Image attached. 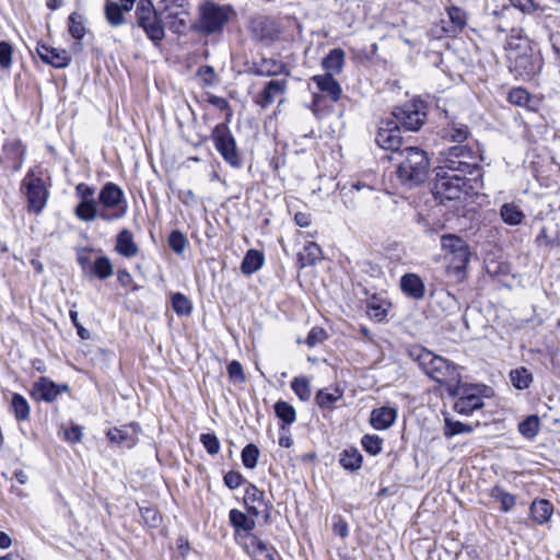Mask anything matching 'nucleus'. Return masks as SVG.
<instances>
[{
  "label": "nucleus",
  "mask_w": 560,
  "mask_h": 560,
  "mask_svg": "<svg viewBox=\"0 0 560 560\" xmlns=\"http://www.w3.org/2000/svg\"><path fill=\"white\" fill-rule=\"evenodd\" d=\"M397 162V179L408 188L422 184L429 174L430 161L425 151L418 147H406L398 156H389Z\"/></svg>",
  "instance_id": "f257e3e1"
},
{
  "label": "nucleus",
  "mask_w": 560,
  "mask_h": 560,
  "mask_svg": "<svg viewBox=\"0 0 560 560\" xmlns=\"http://www.w3.org/2000/svg\"><path fill=\"white\" fill-rule=\"evenodd\" d=\"M407 352L431 380L445 385L458 382L459 374L455 365L445 358L433 353L420 345L409 347Z\"/></svg>",
  "instance_id": "f03ea898"
},
{
  "label": "nucleus",
  "mask_w": 560,
  "mask_h": 560,
  "mask_svg": "<svg viewBox=\"0 0 560 560\" xmlns=\"http://www.w3.org/2000/svg\"><path fill=\"white\" fill-rule=\"evenodd\" d=\"M100 219L112 222L122 219L128 211L124 190L115 183H106L98 192Z\"/></svg>",
  "instance_id": "7ed1b4c3"
},
{
  "label": "nucleus",
  "mask_w": 560,
  "mask_h": 560,
  "mask_svg": "<svg viewBox=\"0 0 560 560\" xmlns=\"http://www.w3.org/2000/svg\"><path fill=\"white\" fill-rule=\"evenodd\" d=\"M440 171L460 173L464 175L480 176V168L476 162L475 153L467 145H454L442 153Z\"/></svg>",
  "instance_id": "20e7f679"
},
{
  "label": "nucleus",
  "mask_w": 560,
  "mask_h": 560,
  "mask_svg": "<svg viewBox=\"0 0 560 560\" xmlns=\"http://www.w3.org/2000/svg\"><path fill=\"white\" fill-rule=\"evenodd\" d=\"M212 140L215 149L228 164L235 168L242 166V159L237 150L236 141L228 122L219 124L213 128Z\"/></svg>",
  "instance_id": "39448f33"
},
{
  "label": "nucleus",
  "mask_w": 560,
  "mask_h": 560,
  "mask_svg": "<svg viewBox=\"0 0 560 560\" xmlns=\"http://www.w3.org/2000/svg\"><path fill=\"white\" fill-rule=\"evenodd\" d=\"M436 175V192L448 200L460 199L463 194L467 195L472 189L469 180L475 179L474 177L467 179L464 174L447 171H439Z\"/></svg>",
  "instance_id": "423d86ee"
},
{
  "label": "nucleus",
  "mask_w": 560,
  "mask_h": 560,
  "mask_svg": "<svg viewBox=\"0 0 560 560\" xmlns=\"http://www.w3.org/2000/svg\"><path fill=\"white\" fill-rule=\"evenodd\" d=\"M135 15L137 25L147 35H163L164 10L158 12L151 0H138Z\"/></svg>",
  "instance_id": "0eeeda50"
},
{
  "label": "nucleus",
  "mask_w": 560,
  "mask_h": 560,
  "mask_svg": "<svg viewBox=\"0 0 560 560\" xmlns=\"http://www.w3.org/2000/svg\"><path fill=\"white\" fill-rule=\"evenodd\" d=\"M79 203L73 212L75 217L83 222L94 221L100 218L98 197L96 198V189L85 183H79L74 189Z\"/></svg>",
  "instance_id": "6e6552de"
},
{
  "label": "nucleus",
  "mask_w": 560,
  "mask_h": 560,
  "mask_svg": "<svg viewBox=\"0 0 560 560\" xmlns=\"http://www.w3.org/2000/svg\"><path fill=\"white\" fill-rule=\"evenodd\" d=\"M199 12L200 30L207 33L221 32L234 13L231 7L219 5L210 1L201 4Z\"/></svg>",
  "instance_id": "1a4fd4ad"
},
{
  "label": "nucleus",
  "mask_w": 560,
  "mask_h": 560,
  "mask_svg": "<svg viewBox=\"0 0 560 560\" xmlns=\"http://www.w3.org/2000/svg\"><path fill=\"white\" fill-rule=\"evenodd\" d=\"M394 121L406 130L418 131L425 121V104L422 101H410L393 110Z\"/></svg>",
  "instance_id": "9d476101"
},
{
  "label": "nucleus",
  "mask_w": 560,
  "mask_h": 560,
  "mask_svg": "<svg viewBox=\"0 0 560 560\" xmlns=\"http://www.w3.org/2000/svg\"><path fill=\"white\" fill-rule=\"evenodd\" d=\"M441 247L444 253L451 256V261L456 270L466 268L470 252L467 243L455 234H444L441 236Z\"/></svg>",
  "instance_id": "9b49d317"
},
{
  "label": "nucleus",
  "mask_w": 560,
  "mask_h": 560,
  "mask_svg": "<svg viewBox=\"0 0 560 560\" xmlns=\"http://www.w3.org/2000/svg\"><path fill=\"white\" fill-rule=\"evenodd\" d=\"M376 144L384 149L392 151L393 156H398L401 151L402 138L400 135V128L394 120H382L375 137Z\"/></svg>",
  "instance_id": "f8f14e48"
},
{
  "label": "nucleus",
  "mask_w": 560,
  "mask_h": 560,
  "mask_svg": "<svg viewBox=\"0 0 560 560\" xmlns=\"http://www.w3.org/2000/svg\"><path fill=\"white\" fill-rule=\"evenodd\" d=\"M288 91L287 79H276L268 81L261 92L257 95L255 103L261 108H268L277 100L279 104L284 102V95Z\"/></svg>",
  "instance_id": "ddd939ff"
},
{
  "label": "nucleus",
  "mask_w": 560,
  "mask_h": 560,
  "mask_svg": "<svg viewBox=\"0 0 560 560\" xmlns=\"http://www.w3.org/2000/svg\"><path fill=\"white\" fill-rule=\"evenodd\" d=\"M244 503L252 515H261L265 520L269 518L272 505L266 501L264 491L259 490L255 485H247Z\"/></svg>",
  "instance_id": "4468645a"
},
{
  "label": "nucleus",
  "mask_w": 560,
  "mask_h": 560,
  "mask_svg": "<svg viewBox=\"0 0 560 560\" xmlns=\"http://www.w3.org/2000/svg\"><path fill=\"white\" fill-rule=\"evenodd\" d=\"M24 184L27 189L26 196L30 210L39 213L45 208L48 197L44 182L38 177L27 175L24 179Z\"/></svg>",
  "instance_id": "2eb2a0df"
},
{
  "label": "nucleus",
  "mask_w": 560,
  "mask_h": 560,
  "mask_svg": "<svg viewBox=\"0 0 560 560\" xmlns=\"http://www.w3.org/2000/svg\"><path fill=\"white\" fill-rule=\"evenodd\" d=\"M457 395L458 398L454 404V409L460 415L469 416L475 410L483 407V399L474 387L463 386L458 388Z\"/></svg>",
  "instance_id": "dca6fc26"
},
{
  "label": "nucleus",
  "mask_w": 560,
  "mask_h": 560,
  "mask_svg": "<svg viewBox=\"0 0 560 560\" xmlns=\"http://www.w3.org/2000/svg\"><path fill=\"white\" fill-rule=\"evenodd\" d=\"M36 51L45 63L55 68H66L71 61V56L66 49L54 47L44 40L37 42Z\"/></svg>",
  "instance_id": "f3484780"
},
{
  "label": "nucleus",
  "mask_w": 560,
  "mask_h": 560,
  "mask_svg": "<svg viewBox=\"0 0 560 560\" xmlns=\"http://www.w3.org/2000/svg\"><path fill=\"white\" fill-rule=\"evenodd\" d=\"M243 546L253 560H280L277 550L255 535H246Z\"/></svg>",
  "instance_id": "a211bd4d"
},
{
  "label": "nucleus",
  "mask_w": 560,
  "mask_h": 560,
  "mask_svg": "<svg viewBox=\"0 0 560 560\" xmlns=\"http://www.w3.org/2000/svg\"><path fill=\"white\" fill-rule=\"evenodd\" d=\"M67 390V385H57L51 380L43 376L37 382L34 383L31 394L37 400L52 402L54 400H56L58 395Z\"/></svg>",
  "instance_id": "6ab92c4d"
},
{
  "label": "nucleus",
  "mask_w": 560,
  "mask_h": 560,
  "mask_svg": "<svg viewBox=\"0 0 560 560\" xmlns=\"http://www.w3.org/2000/svg\"><path fill=\"white\" fill-rule=\"evenodd\" d=\"M139 425L131 423L121 428H112L107 432L110 442L117 443L121 447L131 448L138 441Z\"/></svg>",
  "instance_id": "aec40b11"
},
{
  "label": "nucleus",
  "mask_w": 560,
  "mask_h": 560,
  "mask_svg": "<svg viewBox=\"0 0 560 560\" xmlns=\"http://www.w3.org/2000/svg\"><path fill=\"white\" fill-rule=\"evenodd\" d=\"M164 28L167 27L172 33L176 35H183L187 30H189V15L184 10L180 11H170L165 5L164 8Z\"/></svg>",
  "instance_id": "412c9836"
},
{
  "label": "nucleus",
  "mask_w": 560,
  "mask_h": 560,
  "mask_svg": "<svg viewBox=\"0 0 560 560\" xmlns=\"http://www.w3.org/2000/svg\"><path fill=\"white\" fill-rule=\"evenodd\" d=\"M250 71L254 75L257 77H277L280 74H290L285 63L271 58L261 59L260 62L253 66Z\"/></svg>",
  "instance_id": "4be33fe9"
},
{
  "label": "nucleus",
  "mask_w": 560,
  "mask_h": 560,
  "mask_svg": "<svg viewBox=\"0 0 560 560\" xmlns=\"http://www.w3.org/2000/svg\"><path fill=\"white\" fill-rule=\"evenodd\" d=\"M401 291L413 300H421L425 293V287L421 278L416 273H406L400 278Z\"/></svg>",
  "instance_id": "5701e85b"
},
{
  "label": "nucleus",
  "mask_w": 560,
  "mask_h": 560,
  "mask_svg": "<svg viewBox=\"0 0 560 560\" xmlns=\"http://www.w3.org/2000/svg\"><path fill=\"white\" fill-rule=\"evenodd\" d=\"M397 419V410L393 407L376 408L371 412L370 423L376 430H386Z\"/></svg>",
  "instance_id": "b1692460"
},
{
  "label": "nucleus",
  "mask_w": 560,
  "mask_h": 560,
  "mask_svg": "<svg viewBox=\"0 0 560 560\" xmlns=\"http://www.w3.org/2000/svg\"><path fill=\"white\" fill-rule=\"evenodd\" d=\"M320 92L326 93L331 102L339 101L341 96V86L338 81L330 74H317L312 78Z\"/></svg>",
  "instance_id": "393cba45"
},
{
  "label": "nucleus",
  "mask_w": 560,
  "mask_h": 560,
  "mask_svg": "<svg viewBox=\"0 0 560 560\" xmlns=\"http://www.w3.org/2000/svg\"><path fill=\"white\" fill-rule=\"evenodd\" d=\"M441 133L442 138L445 140L462 143L467 140L470 131L467 125L452 119L443 126Z\"/></svg>",
  "instance_id": "a878e982"
},
{
  "label": "nucleus",
  "mask_w": 560,
  "mask_h": 560,
  "mask_svg": "<svg viewBox=\"0 0 560 560\" xmlns=\"http://www.w3.org/2000/svg\"><path fill=\"white\" fill-rule=\"evenodd\" d=\"M115 249L126 258L135 257L139 253V246L133 241L132 233L127 229H124L118 233Z\"/></svg>",
  "instance_id": "bb28decb"
},
{
  "label": "nucleus",
  "mask_w": 560,
  "mask_h": 560,
  "mask_svg": "<svg viewBox=\"0 0 560 560\" xmlns=\"http://www.w3.org/2000/svg\"><path fill=\"white\" fill-rule=\"evenodd\" d=\"M448 22L442 20V30L446 33H460L466 26V13L458 7H450L447 9Z\"/></svg>",
  "instance_id": "cd10ccee"
},
{
  "label": "nucleus",
  "mask_w": 560,
  "mask_h": 560,
  "mask_svg": "<svg viewBox=\"0 0 560 560\" xmlns=\"http://www.w3.org/2000/svg\"><path fill=\"white\" fill-rule=\"evenodd\" d=\"M530 516L538 525H544L551 518L553 514V505L545 499H535L529 508Z\"/></svg>",
  "instance_id": "c85d7f7f"
},
{
  "label": "nucleus",
  "mask_w": 560,
  "mask_h": 560,
  "mask_svg": "<svg viewBox=\"0 0 560 560\" xmlns=\"http://www.w3.org/2000/svg\"><path fill=\"white\" fill-rule=\"evenodd\" d=\"M229 518L238 535L241 532H244V539L246 535H252L250 530L255 527V522L245 513L237 509H232L229 513Z\"/></svg>",
  "instance_id": "c756f323"
},
{
  "label": "nucleus",
  "mask_w": 560,
  "mask_h": 560,
  "mask_svg": "<svg viewBox=\"0 0 560 560\" xmlns=\"http://www.w3.org/2000/svg\"><path fill=\"white\" fill-rule=\"evenodd\" d=\"M345 62V52L340 48H335L323 59L322 66L326 70L325 74L335 75L341 72Z\"/></svg>",
  "instance_id": "7c9ffc66"
},
{
  "label": "nucleus",
  "mask_w": 560,
  "mask_h": 560,
  "mask_svg": "<svg viewBox=\"0 0 560 560\" xmlns=\"http://www.w3.org/2000/svg\"><path fill=\"white\" fill-rule=\"evenodd\" d=\"M343 390L339 387L319 389L315 396L316 404L323 409H330L342 398Z\"/></svg>",
  "instance_id": "2f4dec72"
},
{
  "label": "nucleus",
  "mask_w": 560,
  "mask_h": 560,
  "mask_svg": "<svg viewBox=\"0 0 560 560\" xmlns=\"http://www.w3.org/2000/svg\"><path fill=\"white\" fill-rule=\"evenodd\" d=\"M322 258V248L315 242H307L299 253L301 267L313 266Z\"/></svg>",
  "instance_id": "473e14b6"
},
{
  "label": "nucleus",
  "mask_w": 560,
  "mask_h": 560,
  "mask_svg": "<svg viewBox=\"0 0 560 560\" xmlns=\"http://www.w3.org/2000/svg\"><path fill=\"white\" fill-rule=\"evenodd\" d=\"M262 264V253L256 249H249L242 261L241 269L244 275H252L260 269Z\"/></svg>",
  "instance_id": "72a5a7b5"
},
{
  "label": "nucleus",
  "mask_w": 560,
  "mask_h": 560,
  "mask_svg": "<svg viewBox=\"0 0 560 560\" xmlns=\"http://www.w3.org/2000/svg\"><path fill=\"white\" fill-rule=\"evenodd\" d=\"M490 497L500 502L502 512H510L516 504L515 497L506 492L501 486H494L490 490Z\"/></svg>",
  "instance_id": "f704fd0d"
},
{
  "label": "nucleus",
  "mask_w": 560,
  "mask_h": 560,
  "mask_svg": "<svg viewBox=\"0 0 560 560\" xmlns=\"http://www.w3.org/2000/svg\"><path fill=\"white\" fill-rule=\"evenodd\" d=\"M510 382L516 389H527L533 383V374L528 369L521 366L510 372Z\"/></svg>",
  "instance_id": "c9c22d12"
},
{
  "label": "nucleus",
  "mask_w": 560,
  "mask_h": 560,
  "mask_svg": "<svg viewBox=\"0 0 560 560\" xmlns=\"http://www.w3.org/2000/svg\"><path fill=\"white\" fill-rule=\"evenodd\" d=\"M500 214L504 223L510 225H518L524 220L523 211L514 203H504L501 207Z\"/></svg>",
  "instance_id": "e433bc0d"
},
{
  "label": "nucleus",
  "mask_w": 560,
  "mask_h": 560,
  "mask_svg": "<svg viewBox=\"0 0 560 560\" xmlns=\"http://www.w3.org/2000/svg\"><path fill=\"white\" fill-rule=\"evenodd\" d=\"M339 463L345 469L358 470L362 465V455L357 448H348L340 454Z\"/></svg>",
  "instance_id": "4c0bfd02"
},
{
  "label": "nucleus",
  "mask_w": 560,
  "mask_h": 560,
  "mask_svg": "<svg viewBox=\"0 0 560 560\" xmlns=\"http://www.w3.org/2000/svg\"><path fill=\"white\" fill-rule=\"evenodd\" d=\"M11 408L18 421L27 420L30 417V405L21 394H13L11 399Z\"/></svg>",
  "instance_id": "58836bf2"
},
{
  "label": "nucleus",
  "mask_w": 560,
  "mask_h": 560,
  "mask_svg": "<svg viewBox=\"0 0 560 560\" xmlns=\"http://www.w3.org/2000/svg\"><path fill=\"white\" fill-rule=\"evenodd\" d=\"M389 306L390 304L387 301L373 296L368 304L369 315L371 318L381 322L386 317Z\"/></svg>",
  "instance_id": "ea45409f"
},
{
  "label": "nucleus",
  "mask_w": 560,
  "mask_h": 560,
  "mask_svg": "<svg viewBox=\"0 0 560 560\" xmlns=\"http://www.w3.org/2000/svg\"><path fill=\"white\" fill-rule=\"evenodd\" d=\"M275 412L284 424H292L296 420V412L292 405L287 401L279 400L275 404Z\"/></svg>",
  "instance_id": "a19ab883"
},
{
  "label": "nucleus",
  "mask_w": 560,
  "mask_h": 560,
  "mask_svg": "<svg viewBox=\"0 0 560 560\" xmlns=\"http://www.w3.org/2000/svg\"><path fill=\"white\" fill-rule=\"evenodd\" d=\"M291 388L302 401H307L312 396L310 382L305 376L294 377L291 382Z\"/></svg>",
  "instance_id": "79ce46f5"
},
{
  "label": "nucleus",
  "mask_w": 560,
  "mask_h": 560,
  "mask_svg": "<svg viewBox=\"0 0 560 560\" xmlns=\"http://www.w3.org/2000/svg\"><path fill=\"white\" fill-rule=\"evenodd\" d=\"M520 433L526 439H534L539 431V418L535 415L528 416L518 424Z\"/></svg>",
  "instance_id": "37998d69"
},
{
  "label": "nucleus",
  "mask_w": 560,
  "mask_h": 560,
  "mask_svg": "<svg viewBox=\"0 0 560 560\" xmlns=\"http://www.w3.org/2000/svg\"><path fill=\"white\" fill-rule=\"evenodd\" d=\"M92 272L104 280L113 276L114 267L108 257L102 256L94 261Z\"/></svg>",
  "instance_id": "c03bdc74"
},
{
  "label": "nucleus",
  "mask_w": 560,
  "mask_h": 560,
  "mask_svg": "<svg viewBox=\"0 0 560 560\" xmlns=\"http://www.w3.org/2000/svg\"><path fill=\"white\" fill-rule=\"evenodd\" d=\"M172 306L174 312L179 316L189 315L192 311V305L189 299L179 292L173 294Z\"/></svg>",
  "instance_id": "a18cd8bd"
},
{
  "label": "nucleus",
  "mask_w": 560,
  "mask_h": 560,
  "mask_svg": "<svg viewBox=\"0 0 560 560\" xmlns=\"http://www.w3.org/2000/svg\"><path fill=\"white\" fill-rule=\"evenodd\" d=\"M122 8L116 2H107L105 4V16L109 24L119 25L124 23Z\"/></svg>",
  "instance_id": "49530a36"
},
{
  "label": "nucleus",
  "mask_w": 560,
  "mask_h": 560,
  "mask_svg": "<svg viewBox=\"0 0 560 560\" xmlns=\"http://www.w3.org/2000/svg\"><path fill=\"white\" fill-rule=\"evenodd\" d=\"M242 463L246 468L253 469L257 466L259 448L255 444L246 445L242 451Z\"/></svg>",
  "instance_id": "de8ad7c7"
},
{
  "label": "nucleus",
  "mask_w": 560,
  "mask_h": 560,
  "mask_svg": "<svg viewBox=\"0 0 560 560\" xmlns=\"http://www.w3.org/2000/svg\"><path fill=\"white\" fill-rule=\"evenodd\" d=\"M471 431L472 428L469 424H465L459 421H452L448 418L445 419L444 435L446 438H451L460 433H470Z\"/></svg>",
  "instance_id": "09e8293b"
},
{
  "label": "nucleus",
  "mask_w": 560,
  "mask_h": 560,
  "mask_svg": "<svg viewBox=\"0 0 560 560\" xmlns=\"http://www.w3.org/2000/svg\"><path fill=\"white\" fill-rule=\"evenodd\" d=\"M363 448L371 455H376L382 451L383 440L378 435L366 434L362 438Z\"/></svg>",
  "instance_id": "8fccbe9b"
},
{
  "label": "nucleus",
  "mask_w": 560,
  "mask_h": 560,
  "mask_svg": "<svg viewBox=\"0 0 560 560\" xmlns=\"http://www.w3.org/2000/svg\"><path fill=\"white\" fill-rule=\"evenodd\" d=\"M188 241L179 231L171 232L168 236V245L176 254H182L187 247Z\"/></svg>",
  "instance_id": "3c124183"
},
{
  "label": "nucleus",
  "mask_w": 560,
  "mask_h": 560,
  "mask_svg": "<svg viewBox=\"0 0 560 560\" xmlns=\"http://www.w3.org/2000/svg\"><path fill=\"white\" fill-rule=\"evenodd\" d=\"M508 100L516 106H526L529 102V93L523 88H514L509 92Z\"/></svg>",
  "instance_id": "603ef678"
},
{
  "label": "nucleus",
  "mask_w": 560,
  "mask_h": 560,
  "mask_svg": "<svg viewBox=\"0 0 560 560\" xmlns=\"http://www.w3.org/2000/svg\"><path fill=\"white\" fill-rule=\"evenodd\" d=\"M310 108L313 112V114L319 119L326 116L329 112L327 109L325 96L316 93L313 95V102Z\"/></svg>",
  "instance_id": "864d4df0"
},
{
  "label": "nucleus",
  "mask_w": 560,
  "mask_h": 560,
  "mask_svg": "<svg viewBox=\"0 0 560 560\" xmlns=\"http://www.w3.org/2000/svg\"><path fill=\"white\" fill-rule=\"evenodd\" d=\"M200 442L210 455H215L220 451V442L215 434L203 433L200 435Z\"/></svg>",
  "instance_id": "5fc2aeb1"
},
{
  "label": "nucleus",
  "mask_w": 560,
  "mask_h": 560,
  "mask_svg": "<svg viewBox=\"0 0 560 560\" xmlns=\"http://www.w3.org/2000/svg\"><path fill=\"white\" fill-rule=\"evenodd\" d=\"M69 32L71 35H84V19L81 14L73 12L69 16Z\"/></svg>",
  "instance_id": "6e6d98bb"
},
{
  "label": "nucleus",
  "mask_w": 560,
  "mask_h": 560,
  "mask_svg": "<svg viewBox=\"0 0 560 560\" xmlns=\"http://www.w3.org/2000/svg\"><path fill=\"white\" fill-rule=\"evenodd\" d=\"M326 339H327L326 330L322 327L316 326L310 330L305 342L308 347L313 348V347L324 342Z\"/></svg>",
  "instance_id": "4d7b16f0"
},
{
  "label": "nucleus",
  "mask_w": 560,
  "mask_h": 560,
  "mask_svg": "<svg viewBox=\"0 0 560 560\" xmlns=\"http://www.w3.org/2000/svg\"><path fill=\"white\" fill-rule=\"evenodd\" d=\"M197 77L200 78L203 85L210 86L214 83L215 72L211 66H201L197 70Z\"/></svg>",
  "instance_id": "13d9d810"
},
{
  "label": "nucleus",
  "mask_w": 560,
  "mask_h": 560,
  "mask_svg": "<svg viewBox=\"0 0 560 560\" xmlns=\"http://www.w3.org/2000/svg\"><path fill=\"white\" fill-rule=\"evenodd\" d=\"M12 63V46L7 42H0V66L4 69Z\"/></svg>",
  "instance_id": "bf43d9fd"
},
{
  "label": "nucleus",
  "mask_w": 560,
  "mask_h": 560,
  "mask_svg": "<svg viewBox=\"0 0 560 560\" xmlns=\"http://www.w3.org/2000/svg\"><path fill=\"white\" fill-rule=\"evenodd\" d=\"M228 373L231 380L242 383L245 381V374L242 364L238 361H232L228 365Z\"/></svg>",
  "instance_id": "052dcab7"
},
{
  "label": "nucleus",
  "mask_w": 560,
  "mask_h": 560,
  "mask_svg": "<svg viewBox=\"0 0 560 560\" xmlns=\"http://www.w3.org/2000/svg\"><path fill=\"white\" fill-rule=\"evenodd\" d=\"M243 482V476L234 470H230L224 475V485L230 489L238 488Z\"/></svg>",
  "instance_id": "680f3d73"
},
{
  "label": "nucleus",
  "mask_w": 560,
  "mask_h": 560,
  "mask_svg": "<svg viewBox=\"0 0 560 560\" xmlns=\"http://www.w3.org/2000/svg\"><path fill=\"white\" fill-rule=\"evenodd\" d=\"M70 319L73 324V326L77 328L78 335L81 339H89L90 338V331L85 329L79 322V314L77 311L71 310L69 313Z\"/></svg>",
  "instance_id": "e2e57ef3"
},
{
  "label": "nucleus",
  "mask_w": 560,
  "mask_h": 560,
  "mask_svg": "<svg viewBox=\"0 0 560 560\" xmlns=\"http://www.w3.org/2000/svg\"><path fill=\"white\" fill-rule=\"evenodd\" d=\"M66 440L72 443L80 442L82 439V430L78 425H72L65 432Z\"/></svg>",
  "instance_id": "0e129e2a"
},
{
  "label": "nucleus",
  "mask_w": 560,
  "mask_h": 560,
  "mask_svg": "<svg viewBox=\"0 0 560 560\" xmlns=\"http://www.w3.org/2000/svg\"><path fill=\"white\" fill-rule=\"evenodd\" d=\"M208 102L215 106L217 108H219L220 110H229L230 109V105H229V102L221 97V96H218V95H214V94H210L208 96Z\"/></svg>",
  "instance_id": "69168bd1"
},
{
  "label": "nucleus",
  "mask_w": 560,
  "mask_h": 560,
  "mask_svg": "<svg viewBox=\"0 0 560 560\" xmlns=\"http://www.w3.org/2000/svg\"><path fill=\"white\" fill-rule=\"evenodd\" d=\"M351 190L363 192L364 195L372 194L375 189L372 185L358 180L351 185Z\"/></svg>",
  "instance_id": "338daca9"
},
{
  "label": "nucleus",
  "mask_w": 560,
  "mask_h": 560,
  "mask_svg": "<svg viewBox=\"0 0 560 560\" xmlns=\"http://www.w3.org/2000/svg\"><path fill=\"white\" fill-rule=\"evenodd\" d=\"M295 223L301 228H307L311 224V215L305 212H296L294 215Z\"/></svg>",
  "instance_id": "774afa93"
}]
</instances>
